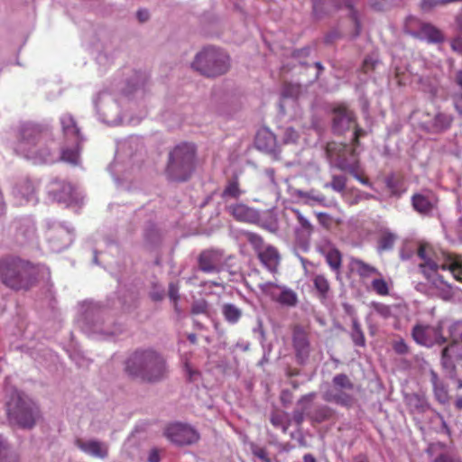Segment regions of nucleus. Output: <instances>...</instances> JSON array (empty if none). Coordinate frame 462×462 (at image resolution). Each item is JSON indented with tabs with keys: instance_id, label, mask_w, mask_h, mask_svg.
<instances>
[{
	"instance_id": "nucleus-2",
	"label": "nucleus",
	"mask_w": 462,
	"mask_h": 462,
	"mask_svg": "<svg viewBox=\"0 0 462 462\" xmlns=\"http://www.w3.org/2000/svg\"><path fill=\"white\" fill-rule=\"evenodd\" d=\"M129 375L144 382L162 380L167 374L165 359L152 349L138 350L129 356L125 364Z\"/></svg>"
},
{
	"instance_id": "nucleus-28",
	"label": "nucleus",
	"mask_w": 462,
	"mask_h": 462,
	"mask_svg": "<svg viewBox=\"0 0 462 462\" xmlns=\"http://www.w3.org/2000/svg\"><path fill=\"white\" fill-rule=\"evenodd\" d=\"M294 195L302 200V202L309 206H316L321 205L326 206V198L320 192H318L314 189L309 191H303L300 189H296L294 191Z\"/></svg>"
},
{
	"instance_id": "nucleus-9",
	"label": "nucleus",
	"mask_w": 462,
	"mask_h": 462,
	"mask_svg": "<svg viewBox=\"0 0 462 462\" xmlns=\"http://www.w3.org/2000/svg\"><path fill=\"white\" fill-rule=\"evenodd\" d=\"M60 121L68 145L61 149L60 159L63 162L76 165L79 161V144L83 141V137L71 115L63 114Z\"/></svg>"
},
{
	"instance_id": "nucleus-48",
	"label": "nucleus",
	"mask_w": 462,
	"mask_h": 462,
	"mask_svg": "<svg viewBox=\"0 0 462 462\" xmlns=\"http://www.w3.org/2000/svg\"><path fill=\"white\" fill-rule=\"evenodd\" d=\"M393 5V0H371V5L377 11H384Z\"/></svg>"
},
{
	"instance_id": "nucleus-1",
	"label": "nucleus",
	"mask_w": 462,
	"mask_h": 462,
	"mask_svg": "<svg viewBox=\"0 0 462 462\" xmlns=\"http://www.w3.org/2000/svg\"><path fill=\"white\" fill-rule=\"evenodd\" d=\"M418 256L423 261L419 264L421 273L439 291V295L444 300L451 298L452 291L450 285L445 282L437 272L439 268L443 270L448 269L453 277L462 282V262L452 260L448 265L440 263L432 247L429 245H420Z\"/></svg>"
},
{
	"instance_id": "nucleus-35",
	"label": "nucleus",
	"mask_w": 462,
	"mask_h": 462,
	"mask_svg": "<svg viewBox=\"0 0 462 462\" xmlns=\"http://www.w3.org/2000/svg\"><path fill=\"white\" fill-rule=\"evenodd\" d=\"M431 383L437 401L442 404L447 403L449 400L448 388L439 380L437 374L434 372L431 373Z\"/></svg>"
},
{
	"instance_id": "nucleus-57",
	"label": "nucleus",
	"mask_w": 462,
	"mask_h": 462,
	"mask_svg": "<svg viewBox=\"0 0 462 462\" xmlns=\"http://www.w3.org/2000/svg\"><path fill=\"white\" fill-rule=\"evenodd\" d=\"M434 462H457L452 457L447 454L439 456Z\"/></svg>"
},
{
	"instance_id": "nucleus-22",
	"label": "nucleus",
	"mask_w": 462,
	"mask_h": 462,
	"mask_svg": "<svg viewBox=\"0 0 462 462\" xmlns=\"http://www.w3.org/2000/svg\"><path fill=\"white\" fill-rule=\"evenodd\" d=\"M49 187V192L58 201L67 203L75 199L74 189L70 183L55 180L50 183Z\"/></svg>"
},
{
	"instance_id": "nucleus-39",
	"label": "nucleus",
	"mask_w": 462,
	"mask_h": 462,
	"mask_svg": "<svg viewBox=\"0 0 462 462\" xmlns=\"http://www.w3.org/2000/svg\"><path fill=\"white\" fill-rule=\"evenodd\" d=\"M243 194V191L239 188V184L236 179L230 180L222 192V198L227 199H237Z\"/></svg>"
},
{
	"instance_id": "nucleus-64",
	"label": "nucleus",
	"mask_w": 462,
	"mask_h": 462,
	"mask_svg": "<svg viewBox=\"0 0 462 462\" xmlns=\"http://www.w3.org/2000/svg\"><path fill=\"white\" fill-rule=\"evenodd\" d=\"M456 108L462 115V97L457 100Z\"/></svg>"
},
{
	"instance_id": "nucleus-46",
	"label": "nucleus",
	"mask_w": 462,
	"mask_h": 462,
	"mask_svg": "<svg viewBox=\"0 0 462 462\" xmlns=\"http://www.w3.org/2000/svg\"><path fill=\"white\" fill-rule=\"evenodd\" d=\"M374 311L383 319H388L392 316V309L390 306L380 302H372Z\"/></svg>"
},
{
	"instance_id": "nucleus-62",
	"label": "nucleus",
	"mask_w": 462,
	"mask_h": 462,
	"mask_svg": "<svg viewBox=\"0 0 462 462\" xmlns=\"http://www.w3.org/2000/svg\"><path fill=\"white\" fill-rule=\"evenodd\" d=\"M304 462H317L316 458L311 454H306L303 457Z\"/></svg>"
},
{
	"instance_id": "nucleus-63",
	"label": "nucleus",
	"mask_w": 462,
	"mask_h": 462,
	"mask_svg": "<svg viewBox=\"0 0 462 462\" xmlns=\"http://www.w3.org/2000/svg\"><path fill=\"white\" fill-rule=\"evenodd\" d=\"M456 80L457 85L462 88V69L457 72Z\"/></svg>"
},
{
	"instance_id": "nucleus-5",
	"label": "nucleus",
	"mask_w": 462,
	"mask_h": 462,
	"mask_svg": "<svg viewBox=\"0 0 462 462\" xmlns=\"http://www.w3.org/2000/svg\"><path fill=\"white\" fill-rule=\"evenodd\" d=\"M191 67L201 75L215 78L226 73L230 68V58L221 49L207 47L198 52Z\"/></svg>"
},
{
	"instance_id": "nucleus-33",
	"label": "nucleus",
	"mask_w": 462,
	"mask_h": 462,
	"mask_svg": "<svg viewBox=\"0 0 462 462\" xmlns=\"http://www.w3.org/2000/svg\"><path fill=\"white\" fill-rule=\"evenodd\" d=\"M351 265L353 270H355L362 278H370L374 275L382 276L375 267L360 259H353L351 261Z\"/></svg>"
},
{
	"instance_id": "nucleus-23",
	"label": "nucleus",
	"mask_w": 462,
	"mask_h": 462,
	"mask_svg": "<svg viewBox=\"0 0 462 462\" xmlns=\"http://www.w3.org/2000/svg\"><path fill=\"white\" fill-rule=\"evenodd\" d=\"M255 146L265 152L275 153L277 142L274 134L267 128L259 129L255 136Z\"/></svg>"
},
{
	"instance_id": "nucleus-37",
	"label": "nucleus",
	"mask_w": 462,
	"mask_h": 462,
	"mask_svg": "<svg viewBox=\"0 0 462 462\" xmlns=\"http://www.w3.org/2000/svg\"><path fill=\"white\" fill-rule=\"evenodd\" d=\"M17 455L10 445L0 436V462H17Z\"/></svg>"
},
{
	"instance_id": "nucleus-49",
	"label": "nucleus",
	"mask_w": 462,
	"mask_h": 462,
	"mask_svg": "<svg viewBox=\"0 0 462 462\" xmlns=\"http://www.w3.org/2000/svg\"><path fill=\"white\" fill-rule=\"evenodd\" d=\"M208 310V303L205 300H199L193 303L191 312L193 314H203Z\"/></svg>"
},
{
	"instance_id": "nucleus-56",
	"label": "nucleus",
	"mask_w": 462,
	"mask_h": 462,
	"mask_svg": "<svg viewBox=\"0 0 462 462\" xmlns=\"http://www.w3.org/2000/svg\"><path fill=\"white\" fill-rule=\"evenodd\" d=\"M264 173L267 176V178L269 179V180L271 181V183H273V185L276 186L277 184H276V181H275V172H274V170L272 169V168L265 169Z\"/></svg>"
},
{
	"instance_id": "nucleus-8",
	"label": "nucleus",
	"mask_w": 462,
	"mask_h": 462,
	"mask_svg": "<svg viewBox=\"0 0 462 462\" xmlns=\"http://www.w3.org/2000/svg\"><path fill=\"white\" fill-rule=\"evenodd\" d=\"M327 152L338 169L348 171L362 184L371 185L367 179L360 175L359 160L354 148L344 143H331L327 145Z\"/></svg>"
},
{
	"instance_id": "nucleus-29",
	"label": "nucleus",
	"mask_w": 462,
	"mask_h": 462,
	"mask_svg": "<svg viewBox=\"0 0 462 462\" xmlns=\"http://www.w3.org/2000/svg\"><path fill=\"white\" fill-rule=\"evenodd\" d=\"M412 205L416 211L421 214H429L434 208V197L416 194L412 197Z\"/></svg>"
},
{
	"instance_id": "nucleus-44",
	"label": "nucleus",
	"mask_w": 462,
	"mask_h": 462,
	"mask_svg": "<svg viewBox=\"0 0 462 462\" xmlns=\"http://www.w3.org/2000/svg\"><path fill=\"white\" fill-rule=\"evenodd\" d=\"M373 290L379 295L385 296L389 293V286L381 276L372 281Z\"/></svg>"
},
{
	"instance_id": "nucleus-13",
	"label": "nucleus",
	"mask_w": 462,
	"mask_h": 462,
	"mask_svg": "<svg viewBox=\"0 0 462 462\" xmlns=\"http://www.w3.org/2000/svg\"><path fill=\"white\" fill-rule=\"evenodd\" d=\"M96 112L99 119L107 124H117L122 120L119 105L107 92H101L94 99Z\"/></svg>"
},
{
	"instance_id": "nucleus-55",
	"label": "nucleus",
	"mask_w": 462,
	"mask_h": 462,
	"mask_svg": "<svg viewBox=\"0 0 462 462\" xmlns=\"http://www.w3.org/2000/svg\"><path fill=\"white\" fill-rule=\"evenodd\" d=\"M136 15L138 20L142 23L146 22L149 19V13L144 9L139 10Z\"/></svg>"
},
{
	"instance_id": "nucleus-10",
	"label": "nucleus",
	"mask_w": 462,
	"mask_h": 462,
	"mask_svg": "<svg viewBox=\"0 0 462 462\" xmlns=\"http://www.w3.org/2000/svg\"><path fill=\"white\" fill-rule=\"evenodd\" d=\"M446 319H440L436 325L416 324L411 330L414 341L420 346L431 347L434 345H443L448 338L443 335Z\"/></svg>"
},
{
	"instance_id": "nucleus-47",
	"label": "nucleus",
	"mask_w": 462,
	"mask_h": 462,
	"mask_svg": "<svg viewBox=\"0 0 462 462\" xmlns=\"http://www.w3.org/2000/svg\"><path fill=\"white\" fill-rule=\"evenodd\" d=\"M299 138L297 131L292 127H287L283 132V143H294Z\"/></svg>"
},
{
	"instance_id": "nucleus-41",
	"label": "nucleus",
	"mask_w": 462,
	"mask_h": 462,
	"mask_svg": "<svg viewBox=\"0 0 462 462\" xmlns=\"http://www.w3.org/2000/svg\"><path fill=\"white\" fill-rule=\"evenodd\" d=\"M396 240V236L391 232H383L379 238L378 242V249L380 251H386L393 248L394 242Z\"/></svg>"
},
{
	"instance_id": "nucleus-42",
	"label": "nucleus",
	"mask_w": 462,
	"mask_h": 462,
	"mask_svg": "<svg viewBox=\"0 0 462 462\" xmlns=\"http://www.w3.org/2000/svg\"><path fill=\"white\" fill-rule=\"evenodd\" d=\"M346 177L341 176V175H334L332 177V181L329 183H326L324 185V188H330L334 191L342 192L346 189Z\"/></svg>"
},
{
	"instance_id": "nucleus-26",
	"label": "nucleus",
	"mask_w": 462,
	"mask_h": 462,
	"mask_svg": "<svg viewBox=\"0 0 462 462\" xmlns=\"http://www.w3.org/2000/svg\"><path fill=\"white\" fill-rule=\"evenodd\" d=\"M293 346L297 358L301 362H305L310 356V342L307 335L300 329H297L293 333Z\"/></svg>"
},
{
	"instance_id": "nucleus-36",
	"label": "nucleus",
	"mask_w": 462,
	"mask_h": 462,
	"mask_svg": "<svg viewBox=\"0 0 462 462\" xmlns=\"http://www.w3.org/2000/svg\"><path fill=\"white\" fill-rule=\"evenodd\" d=\"M316 396V393H309L305 396H303L300 402H299V404L301 405V410L300 411H295L293 412V420L297 423V424H301L302 421L304 420V417L305 415H307V412L310 411V406H309V403L313 401V399L315 398Z\"/></svg>"
},
{
	"instance_id": "nucleus-19",
	"label": "nucleus",
	"mask_w": 462,
	"mask_h": 462,
	"mask_svg": "<svg viewBox=\"0 0 462 462\" xmlns=\"http://www.w3.org/2000/svg\"><path fill=\"white\" fill-rule=\"evenodd\" d=\"M228 213L237 221L256 224L260 220L258 210L244 203H236L227 207Z\"/></svg>"
},
{
	"instance_id": "nucleus-11",
	"label": "nucleus",
	"mask_w": 462,
	"mask_h": 462,
	"mask_svg": "<svg viewBox=\"0 0 462 462\" xmlns=\"http://www.w3.org/2000/svg\"><path fill=\"white\" fill-rule=\"evenodd\" d=\"M258 287L263 294L282 307L295 308L299 303L298 293L284 284L267 282L260 283Z\"/></svg>"
},
{
	"instance_id": "nucleus-54",
	"label": "nucleus",
	"mask_w": 462,
	"mask_h": 462,
	"mask_svg": "<svg viewBox=\"0 0 462 462\" xmlns=\"http://www.w3.org/2000/svg\"><path fill=\"white\" fill-rule=\"evenodd\" d=\"M132 93H134V95L141 97L143 94V88L134 85V87H133L131 90H128L126 93H125V97H129Z\"/></svg>"
},
{
	"instance_id": "nucleus-31",
	"label": "nucleus",
	"mask_w": 462,
	"mask_h": 462,
	"mask_svg": "<svg viewBox=\"0 0 462 462\" xmlns=\"http://www.w3.org/2000/svg\"><path fill=\"white\" fill-rule=\"evenodd\" d=\"M300 226L296 228L297 236L304 241H308L313 233L314 227L310 221L299 210H294Z\"/></svg>"
},
{
	"instance_id": "nucleus-16",
	"label": "nucleus",
	"mask_w": 462,
	"mask_h": 462,
	"mask_svg": "<svg viewBox=\"0 0 462 462\" xmlns=\"http://www.w3.org/2000/svg\"><path fill=\"white\" fill-rule=\"evenodd\" d=\"M405 31L412 35H418L429 42H440L442 33L429 23H421L415 17L410 16L405 23Z\"/></svg>"
},
{
	"instance_id": "nucleus-52",
	"label": "nucleus",
	"mask_w": 462,
	"mask_h": 462,
	"mask_svg": "<svg viewBox=\"0 0 462 462\" xmlns=\"http://www.w3.org/2000/svg\"><path fill=\"white\" fill-rule=\"evenodd\" d=\"M253 454L261 460H263V462H270V458L268 457L267 452L263 448H254Z\"/></svg>"
},
{
	"instance_id": "nucleus-45",
	"label": "nucleus",
	"mask_w": 462,
	"mask_h": 462,
	"mask_svg": "<svg viewBox=\"0 0 462 462\" xmlns=\"http://www.w3.org/2000/svg\"><path fill=\"white\" fill-rule=\"evenodd\" d=\"M245 237L247 241L253 245L257 254L266 246L263 238L257 234L247 232L245 233Z\"/></svg>"
},
{
	"instance_id": "nucleus-59",
	"label": "nucleus",
	"mask_w": 462,
	"mask_h": 462,
	"mask_svg": "<svg viewBox=\"0 0 462 462\" xmlns=\"http://www.w3.org/2000/svg\"><path fill=\"white\" fill-rule=\"evenodd\" d=\"M148 462H160V456L156 449H152L148 457Z\"/></svg>"
},
{
	"instance_id": "nucleus-4",
	"label": "nucleus",
	"mask_w": 462,
	"mask_h": 462,
	"mask_svg": "<svg viewBox=\"0 0 462 462\" xmlns=\"http://www.w3.org/2000/svg\"><path fill=\"white\" fill-rule=\"evenodd\" d=\"M34 273V268L21 259L7 258L0 261V280L12 289H29L35 280Z\"/></svg>"
},
{
	"instance_id": "nucleus-40",
	"label": "nucleus",
	"mask_w": 462,
	"mask_h": 462,
	"mask_svg": "<svg viewBox=\"0 0 462 462\" xmlns=\"http://www.w3.org/2000/svg\"><path fill=\"white\" fill-rule=\"evenodd\" d=\"M351 338L356 346H365V335H364V333L361 329V326L356 319H354L353 322H352Z\"/></svg>"
},
{
	"instance_id": "nucleus-24",
	"label": "nucleus",
	"mask_w": 462,
	"mask_h": 462,
	"mask_svg": "<svg viewBox=\"0 0 462 462\" xmlns=\"http://www.w3.org/2000/svg\"><path fill=\"white\" fill-rule=\"evenodd\" d=\"M13 194L18 205L35 201L34 185L29 180L19 182L14 189Z\"/></svg>"
},
{
	"instance_id": "nucleus-17",
	"label": "nucleus",
	"mask_w": 462,
	"mask_h": 462,
	"mask_svg": "<svg viewBox=\"0 0 462 462\" xmlns=\"http://www.w3.org/2000/svg\"><path fill=\"white\" fill-rule=\"evenodd\" d=\"M74 443L81 452L91 457L106 459L108 457L109 446L106 442L91 438H78Z\"/></svg>"
},
{
	"instance_id": "nucleus-15",
	"label": "nucleus",
	"mask_w": 462,
	"mask_h": 462,
	"mask_svg": "<svg viewBox=\"0 0 462 462\" xmlns=\"http://www.w3.org/2000/svg\"><path fill=\"white\" fill-rule=\"evenodd\" d=\"M445 319L447 320L445 328L448 329L452 344L442 350V364L445 367H448L452 365V357H461V355L457 352V347L458 343H462V321H452L448 319Z\"/></svg>"
},
{
	"instance_id": "nucleus-30",
	"label": "nucleus",
	"mask_w": 462,
	"mask_h": 462,
	"mask_svg": "<svg viewBox=\"0 0 462 462\" xmlns=\"http://www.w3.org/2000/svg\"><path fill=\"white\" fill-rule=\"evenodd\" d=\"M311 281L318 297L321 300H327L330 292V284L328 278L324 274L317 273L313 275Z\"/></svg>"
},
{
	"instance_id": "nucleus-53",
	"label": "nucleus",
	"mask_w": 462,
	"mask_h": 462,
	"mask_svg": "<svg viewBox=\"0 0 462 462\" xmlns=\"http://www.w3.org/2000/svg\"><path fill=\"white\" fill-rule=\"evenodd\" d=\"M109 171H111V173L115 176V180L116 181H119L120 180V178L118 176H116L120 171H121V165L116 162L115 161L110 166H109Z\"/></svg>"
},
{
	"instance_id": "nucleus-58",
	"label": "nucleus",
	"mask_w": 462,
	"mask_h": 462,
	"mask_svg": "<svg viewBox=\"0 0 462 462\" xmlns=\"http://www.w3.org/2000/svg\"><path fill=\"white\" fill-rule=\"evenodd\" d=\"M185 371L189 380H194L197 375V371L193 370L188 363H185Z\"/></svg>"
},
{
	"instance_id": "nucleus-34",
	"label": "nucleus",
	"mask_w": 462,
	"mask_h": 462,
	"mask_svg": "<svg viewBox=\"0 0 462 462\" xmlns=\"http://www.w3.org/2000/svg\"><path fill=\"white\" fill-rule=\"evenodd\" d=\"M221 312L225 320L229 324H236L242 317V310L233 303H224Z\"/></svg>"
},
{
	"instance_id": "nucleus-12",
	"label": "nucleus",
	"mask_w": 462,
	"mask_h": 462,
	"mask_svg": "<svg viewBox=\"0 0 462 462\" xmlns=\"http://www.w3.org/2000/svg\"><path fill=\"white\" fill-rule=\"evenodd\" d=\"M73 229L56 221L48 222L46 232L51 251L60 253L68 248L73 241Z\"/></svg>"
},
{
	"instance_id": "nucleus-50",
	"label": "nucleus",
	"mask_w": 462,
	"mask_h": 462,
	"mask_svg": "<svg viewBox=\"0 0 462 462\" xmlns=\"http://www.w3.org/2000/svg\"><path fill=\"white\" fill-rule=\"evenodd\" d=\"M393 349L396 353L403 355L408 353L409 346L402 338H400L393 343Z\"/></svg>"
},
{
	"instance_id": "nucleus-27",
	"label": "nucleus",
	"mask_w": 462,
	"mask_h": 462,
	"mask_svg": "<svg viewBox=\"0 0 462 462\" xmlns=\"http://www.w3.org/2000/svg\"><path fill=\"white\" fill-rule=\"evenodd\" d=\"M257 254L261 263L268 270L272 272L276 270L280 262V255L275 247L272 245H266Z\"/></svg>"
},
{
	"instance_id": "nucleus-20",
	"label": "nucleus",
	"mask_w": 462,
	"mask_h": 462,
	"mask_svg": "<svg viewBox=\"0 0 462 462\" xmlns=\"http://www.w3.org/2000/svg\"><path fill=\"white\" fill-rule=\"evenodd\" d=\"M222 255L216 250H206L199 257V268L206 273H213L219 270Z\"/></svg>"
},
{
	"instance_id": "nucleus-21",
	"label": "nucleus",
	"mask_w": 462,
	"mask_h": 462,
	"mask_svg": "<svg viewBox=\"0 0 462 462\" xmlns=\"http://www.w3.org/2000/svg\"><path fill=\"white\" fill-rule=\"evenodd\" d=\"M352 111L345 106H339L334 110L333 130L337 134H343L348 130L354 123Z\"/></svg>"
},
{
	"instance_id": "nucleus-43",
	"label": "nucleus",
	"mask_w": 462,
	"mask_h": 462,
	"mask_svg": "<svg viewBox=\"0 0 462 462\" xmlns=\"http://www.w3.org/2000/svg\"><path fill=\"white\" fill-rule=\"evenodd\" d=\"M452 117L447 114H438L434 118V126L441 131L450 126Z\"/></svg>"
},
{
	"instance_id": "nucleus-51",
	"label": "nucleus",
	"mask_w": 462,
	"mask_h": 462,
	"mask_svg": "<svg viewBox=\"0 0 462 462\" xmlns=\"http://www.w3.org/2000/svg\"><path fill=\"white\" fill-rule=\"evenodd\" d=\"M139 139L137 137H130L128 140L121 143L118 146L119 151H125L126 148H131L133 145H138Z\"/></svg>"
},
{
	"instance_id": "nucleus-25",
	"label": "nucleus",
	"mask_w": 462,
	"mask_h": 462,
	"mask_svg": "<svg viewBox=\"0 0 462 462\" xmlns=\"http://www.w3.org/2000/svg\"><path fill=\"white\" fill-rule=\"evenodd\" d=\"M351 392L331 388L323 393L322 398L326 402H335L344 407H351L355 400Z\"/></svg>"
},
{
	"instance_id": "nucleus-38",
	"label": "nucleus",
	"mask_w": 462,
	"mask_h": 462,
	"mask_svg": "<svg viewBox=\"0 0 462 462\" xmlns=\"http://www.w3.org/2000/svg\"><path fill=\"white\" fill-rule=\"evenodd\" d=\"M332 388H336V390L353 391L354 383L346 374H338L332 379Z\"/></svg>"
},
{
	"instance_id": "nucleus-60",
	"label": "nucleus",
	"mask_w": 462,
	"mask_h": 462,
	"mask_svg": "<svg viewBox=\"0 0 462 462\" xmlns=\"http://www.w3.org/2000/svg\"><path fill=\"white\" fill-rule=\"evenodd\" d=\"M169 296L171 299H172L174 300L178 298L177 289L172 284H171V286H170Z\"/></svg>"
},
{
	"instance_id": "nucleus-3",
	"label": "nucleus",
	"mask_w": 462,
	"mask_h": 462,
	"mask_svg": "<svg viewBox=\"0 0 462 462\" xmlns=\"http://www.w3.org/2000/svg\"><path fill=\"white\" fill-rule=\"evenodd\" d=\"M14 151L34 163L53 162L51 150L43 145L41 128L32 123L21 125Z\"/></svg>"
},
{
	"instance_id": "nucleus-61",
	"label": "nucleus",
	"mask_w": 462,
	"mask_h": 462,
	"mask_svg": "<svg viewBox=\"0 0 462 462\" xmlns=\"http://www.w3.org/2000/svg\"><path fill=\"white\" fill-rule=\"evenodd\" d=\"M317 217L321 224H325V221L328 220L329 218L328 215L326 213H318Z\"/></svg>"
},
{
	"instance_id": "nucleus-18",
	"label": "nucleus",
	"mask_w": 462,
	"mask_h": 462,
	"mask_svg": "<svg viewBox=\"0 0 462 462\" xmlns=\"http://www.w3.org/2000/svg\"><path fill=\"white\" fill-rule=\"evenodd\" d=\"M317 250L325 257L329 268L338 275L342 266V254L339 250L327 239L318 245Z\"/></svg>"
},
{
	"instance_id": "nucleus-14",
	"label": "nucleus",
	"mask_w": 462,
	"mask_h": 462,
	"mask_svg": "<svg viewBox=\"0 0 462 462\" xmlns=\"http://www.w3.org/2000/svg\"><path fill=\"white\" fill-rule=\"evenodd\" d=\"M163 433L169 441L177 446L192 445L199 439L197 430L186 423L169 424Z\"/></svg>"
},
{
	"instance_id": "nucleus-7",
	"label": "nucleus",
	"mask_w": 462,
	"mask_h": 462,
	"mask_svg": "<svg viewBox=\"0 0 462 462\" xmlns=\"http://www.w3.org/2000/svg\"><path fill=\"white\" fill-rule=\"evenodd\" d=\"M11 422L22 428H32L39 416L36 404L23 393L14 391L6 404Z\"/></svg>"
},
{
	"instance_id": "nucleus-32",
	"label": "nucleus",
	"mask_w": 462,
	"mask_h": 462,
	"mask_svg": "<svg viewBox=\"0 0 462 462\" xmlns=\"http://www.w3.org/2000/svg\"><path fill=\"white\" fill-rule=\"evenodd\" d=\"M307 416L314 422H323L332 418L334 411L328 405H318L309 410Z\"/></svg>"
},
{
	"instance_id": "nucleus-6",
	"label": "nucleus",
	"mask_w": 462,
	"mask_h": 462,
	"mask_svg": "<svg viewBox=\"0 0 462 462\" xmlns=\"http://www.w3.org/2000/svg\"><path fill=\"white\" fill-rule=\"evenodd\" d=\"M196 148L192 143H182L174 147L169 154L168 176L177 181L189 178L195 167Z\"/></svg>"
}]
</instances>
